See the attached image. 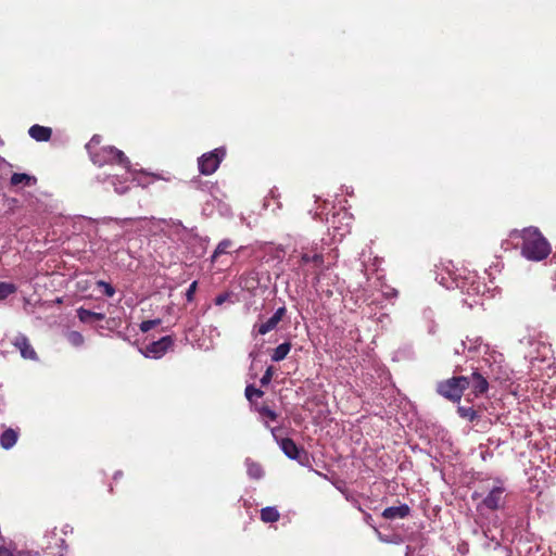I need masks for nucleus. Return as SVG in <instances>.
Returning <instances> with one entry per match:
<instances>
[{
	"label": "nucleus",
	"mask_w": 556,
	"mask_h": 556,
	"mask_svg": "<svg viewBox=\"0 0 556 556\" xmlns=\"http://www.w3.org/2000/svg\"><path fill=\"white\" fill-rule=\"evenodd\" d=\"M174 344V340L170 336H165L157 341L151 342L147 345V355L154 358L162 357L169 348Z\"/></svg>",
	"instance_id": "obj_10"
},
{
	"label": "nucleus",
	"mask_w": 556,
	"mask_h": 556,
	"mask_svg": "<svg viewBox=\"0 0 556 556\" xmlns=\"http://www.w3.org/2000/svg\"><path fill=\"white\" fill-rule=\"evenodd\" d=\"M245 396L249 401H252L253 397H262L264 395V392L261 390V389H257L255 388L254 386L252 384H249L247 388H245Z\"/></svg>",
	"instance_id": "obj_25"
},
{
	"label": "nucleus",
	"mask_w": 556,
	"mask_h": 556,
	"mask_svg": "<svg viewBox=\"0 0 556 556\" xmlns=\"http://www.w3.org/2000/svg\"><path fill=\"white\" fill-rule=\"evenodd\" d=\"M273 375H274V367L273 366L267 367L263 377L260 380L261 384L263 387L268 386L273 379Z\"/></svg>",
	"instance_id": "obj_29"
},
{
	"label": "nucleus",
	"mask_w": 556,
	"mask_h": 556,
	"mask_svg": "<svg viewBox=\"0 0 556 556\" xmlns=\"http://www.w3.org/2000/svg\"><path fill=\"white\" fill-rule=\"evenodd\" d=\"M505 491L506 490L502 484L493 486L488 495L482 500L478 508L485 507L490 510H497L503 508L506 501Z\"/></svg>",
	"instance_id": "obj_6"
},
{
	"label": "nucleus",
	"mask_w": 556,
	"mask_h": 556,
	"mask_svg": "<svg viewBox=\"0 0 556 556\" xmlns=\"http://www.w3.org/2000/svg\"><path fill=\"white\" fill-rule=\"evenodd\" d=\"M278 444L288 458L296 460L301 466H309V454L304 448L299 447L292 439H280Z\"/></svg>",
	"instance_id": "obj_4"
},
{
	"label": "nucleus",
	"mask_w": 556,
	"mask_h": 556,
	"mask_svg": "<svg viewBox=\"0 0 556 556\" xmlns=\"http://www.w3.org/2000/svg\"><path fill=\"white\" fill-rule=\"evenodd\" d=\"M18 439V430L13 428H8L3 431L0 437V444L4 450H10L13 447Z\"/></svg>",
	"instance_id": "obj_14"
},
{
	"label": "nucleus",
	"mask_w": 556,
	"mask_h": 556,
	"mask_svg": "<svg viewBox=\"0 0 556 556\" xmlns=\"http://www.w3.org/2000/svg\"><path fill=\"white\" fill-rule=\"evenodd\" d=\"M66 339L75 348L81 346L85 342L84 336L75 330L68 331L66 333Z\"/></svg>",
	"instance_id": "obj_23"
},
{
	"label": "nucleus",
	"mask_w": 556,
	"mask_h": 556,
	"mask_svg": "<svg viewBox=\"0 0 556 556\" xmlns=\"http://www.w3.org/2000/svg\"><path fill=\"white\" fill-rule=\"evenodd\" d=\"M90 157L98 166L105 164H119L125 168L130 166V162L124 152L112 146L103 147L98 152H90Z\"/></svg>",
	"instance_id": "obj_2"
},
{
	"label": "nucleus",
	"mask_w": 556,
	"mask_h": 556,
	"mask_svg": "<svg viewBox=\"0 0 556 556\" xmlns=\"http://www.w3.org/2000/svg\"><path fill=\"white\" fill-rule=\"evenodd\" d=\"M467 382H464L465 389L471 388L476 396L485 393L489 389L488 376L479 370H475L470 376H465Z\"/></svg>",
	"instance_id": "obj_8"
},
{
	"label": "nucleus",
	"mask_w": 556,
	"mask_h": 556,
	"mask_svg": "<svg viewBox=\"0 0 556 556\" xmlns=\"http://www.w3.org/2000/svg\"><path fill=\"white\" fill-rule=\"evenodd\" d=\"M0 556H22V553L13 552L4 546H0Z\"/></svg>",
	"instance_id": "obj_32"
},
{
	"label": "nucleus",
	"mask_w": 556,
	"mask_h": 556,
	"mask_svg": "<svg viewBox=\"0 0 556 556\" xmlns=\"http://www.w3.org/2000/svg\"><path fill=\"white\" fill-rule=\"evenodd\" d=\"M100 143V136L98 135H94L91 140L86 144V149L88 150V152H92L91 151V148L96 144H99Z\"/></svg>",
	"instance_id": "obj_33"
},
{
	"label": "nucleus",
	"mask_w": 556,
	"mask_h": 556,
	"mask_svg": "<svg viewBox=\"0 0 556 556\" xmlns=\"http://www.w3.org/2000/svg\"><path fill=\"white\" fill-rule=\"evenodd\" d=\"M481 344V339L477 338L475 340H470V345L468 346L469 352H475Z\"/></svg>",
	"instance_id": "obj_34"
},
{
	"label": "nucleus",
	"mask_w": 556,
	"mask_h": 556,
	"mask_svg": "<svg viewBox=\"0 0 556 556\" xmlns=\"http://www.w3.org/2000/svg\"><path fill=\"white\" fill-rule=\"evenodd\" d=\"M97 287L102 289L103 293L109 298H112L115 294V289L110 283L103 280H98Z\"/></svg>",
	"instance_id": "obj_26"
},
{
	"label": "nucleus",
	"mask_w": 556,
	"mask_h": 556,
	"mask_svg": "<svg viewBox=\"0 0 556 556\" xmlns=\"http://www.w3.org/2000/svg\"><path fill=\"white\" fill-rule=\"evenodd\" d=\"M457 413L462 418L467 419L469 421H473L480 417L478 412L476 409H473V407H471V406H468V407L458 406Z\"/></svg>",
	"instance_id": "obj_21"
},
{
	"label": "nucleus",
	"mask_w": 556,
	"mask_h": 556,
	"mask_svg": "<svg viewBox=\"0 0 556 556\" xmlns=\"http://www.w3.org/2000/svg\"><path fill=\"white\" fill-rule=\"evenodd\" d=\"M247 472L251 479L258 480L263 478L264 470L261 464L252 460L251 458L245 459Z\"/></svg>",
	"instance_id": "obj_17"
},
{
	"label": "nucleus",
	"mask_w": 556,
	"mask_h": 556,
	"mask_svg": "<svg viewBox=\"0 0 556 556\" xmlns=\"http://www.w3.org/2000/svg\"><path fill=\"white\" fill-rule=\"evenodd\" d=\"M117 477H121V472H116L115 476H114V479H116Z\"/></svg>",
	"instance_id": "obj_40"
},
{
	"label": "nucleus",
	"mask_w": 556,
	"mask_h": 556,
	"mask_svg": "<svg viewBox=\"0 0 556 556\" xmlns=\"http://www.w3.org/2000/svg\"><path fill=\"white\" fill-rule=\"evenodd\" d=\"M291 343L290 342H283L279 344L276 349H274L271 353V361L273 362H281L283 361L287 355L289 354L291 350Z\"/></svg>",
	"instance_id": "obj_18"
},
{
	"label": "nucleus",
	"mask_w": 556,
	"mask_h": 556,
	"mask_svg": "<svg viewBox=\"0 0 556 556\" xmlns=\"http://www.w3.org/2000/svg\"><path fill=\"white\" fill-rule=\"evenodd\" d=\"M270 431H271V434H273L274 439H275V440H276V442L278 443V441H280V439H281V438L279 437V433L281 432V428H277V427H275V428H271V429H270Z\"/></svg>",
	"instance_id": "obj_37"
},
{
	"label": "nucleus",
	"mask_w": 556,
	"mask_h": 556,
	"mask_svg": "<svg viewBox=\"0 0 556 556\" xmlns=\"http://www.w3.org/2000/svg\"><path fill=\"white\" fill-rule=\"evenodd\" d=\"M191 184L197 188V189H201V190H204L205 187H207V182H202L200 180H192Z\"/></svg>",
	"instance_id": "obj_38"
},
{
	"label": "nucleus",
	"mask_w": 556,
	"mask_h": 556,
	"mask_svg": "<svg viewBox=\"0 0 556 556\" xmlns=\"http://www.w3.org/2000/svg\"><path fill=\"white\" fill-rule=\"evenodd\" d=\"M229 298V294L228 293H222V294H218L216 298H215V304L216 305H222L224 304Z\"/></svg>",
	"instance_id": "obj_35"
},
{
	"label": "nucleus",
	"mask_w": 556,
	"mask_h": 556,
	"mask_svg": "<svg viewBox=\"0 0 556 556\" xmlns=\"http://www.w3.org/2000/svg\"><path fill=\"white\" fill-rule=\"evenodd\" d=\"M370 519H371V516L370 515H366V521L369 522Z\"/></svg>",
	"instance_id": "obj_39"
},
{
	"label": "nucleus",
	"mask_w": 556,
	"mask_h": 556,
	"mask_svg": "<svg viewBox=\"0 0 556 556\" xmlns=\"http://www.w3.org/2000/svg\"><path fill=\"white\" fill-rule=\"evenodd\" d=\"M197 286H198V282H197V281H193V282L189 286V288H188V290H187V292H186V299H187V301H188V302H191V301L193 300V295H194V293H195Z\"/></svg>",
	"instance_id": "obj_31"
},
{
	"label": "nucleus",
	"mask_w": 556,
	"mask_h": 556,
	"mask_svg": "<svg viewBox=\"0 0 556 556\" xmlns=\"http://www.w3.org/2000/svg\"><path fill=\"white\" fill-rule=\"evenodd\" d=\"M28 134L36 141H48L51 138L52 129L36 124L29 128Z\"/></svg>",
	"instance_id": "obj_13"
},
{
	"label": "nucleus",
	"mask_w": 556,
	"mask_h": 556,
	"mask_svg": "<svg viewBox=\"0 0 556 556\" xmlns=\"http://www.w3.org/2000/svg\"><path fill=\"white\" fill-rule=\"evenodd\" d=\"M464 382H467L465 376L452 377L440 381L437 384V392L447 400L458 402L462 399L464 390H466Z\"/></svg>",
	"instance_id": "obj_3"
},
{
	"label": "nucleus",
	"mask_w": 556,
	"mask_h": 556,
	"mask_svg": "<svg viewBox=\"0 0 556 556\" xmlns=\"http://www.w3.org/2000/svg\"><path fill=\"white\" fill-rule=\"evenodd\" d=\"M17 290L16 286L10 282H0V300H4Z\"/></svg>",
	"instance_id": "obj_24"
},
{
	"label": "nucleus",
	"mask_w": 556,
	"mask_h": 556,
	"mask_svg": "<svg viewBox=\"0 0 556 556\" xmlns=\"http://www.w3.org/2000/svg\"><path fill=\"white\" fill-rule=\"evenodd\" d=\"M483 533L486 538H489V531L484 530Z\"/></svg>",
	"instance_id": "obj_41"
},
{
	"label": "nucleus",
	"mask_w": 556,
	"mask_h": 556,
	"mask_svg": "<svg viewBox=\"0 0 556 556\" xmlns=\"http://www.w3.org/2000/svg\"><path fill=\"white\" fill-rule=\"evenodd\" d=\"M160 324H161L160 319L144 320L140 324V330L142 332H148Z\"/></svg>",
	"instance_id": "obj_28"
},
{
	"label": "nucleus",
	"mask_w": 556,
	"mask_h": 556,
	"mask_svg": "<svg viewBox=\"0 0 556 556\" xmlns=\"http://www.w3.org/2000/svg\"><path fill=\"white\" fill-rule=\"evenodd\" d=\"M10 184L12 186L23 185L26 187H31L37 184V178L25 173H14L11 176Z\"/></svg>",
	"instance_id": "obj_15"
},
{
	"label": "nucleus",
	"mask_w": 556,
	"mask_h": 556,
	"mask_svg": "<svg viewBox=\"0 0 556 556\" xmlns=\"http://www.w3.org/2000/svg\"><path fill=\"white\" fill-rule=\"evenodd\" d=\"M77 316L81 323L89 324L93 320H103L105 318V315L103 313H97L89 309H86L84 307H79L77 309Z\"/></svg>",
	"instance_id": "obj_16"
},
{
	"label": "nucleus",
	"mask_w": 556,
	"mask_h": 556,
	"mask_svg": "<svg viewBox=\"0 0 556 556\" xmlns=\"http://www.w3.org/2000/svg\"><path fill=\"white\" fill-rule=\"evenodd\" d=\"M280 514L276 507H265L261 510V519L264 522H275L279 519Z\"/></svg>",
	"instance_id": "obj_20"
},
{
	"label": "nucleus",
	"mask_w": 556,
	"mask_h": 556,
	"mask_svg": "<svg viewBox=\"0 0 556 556\" xmlns=\"http://www.w3.org/2000/svg\"><path fill=\"white\" fill-rule=\"evenodd\" d=\"M467 349V344L465 341H462L457 346L454 348L455 354H460Z\"/></svg>",
	"instance_id": "obj_36"
},
{
	"label": "nucleus",
	"mask_w": 556,
	"mask_h": 556,
	"mask_svg": "<svg viewBox=\"0 0 556 556\" xmlns=\"http://www.w3.org/2000/svg\"><path fill=\"white\" fill-rule=\"evenodd\" d=\"M287 308L286 306H281L276 309L274 315L269 317L267 320L262 323H256L253 326L252 329V336L261 334L264 336L268 333L269 331L277 328L278 324L282 320V318L286 316Z\"/></svg>",
	"instance_id": "obj_7"
},
{
	"label": "nucleus",
	"mask_w": 556,
	"mask_h": 556,
	"mask_svg": "<svg viewBox=\"0 0 556 556\" xmlns=\"http://www.w3.org/2000/svg\"><path fill=\"white\" fill-rule=\"evenodd\" d=\"M13 344L16 349H18L22 357L26 359H37V353L30 345L26 336L20 333L15 337Z\"/></svg>",
	"instance_id": "obj_11"
},
{
	"label": "nucleus",
	"mask_w": 556,
	"mask_h": 556,
	"mask_svg": "<svg viewBox=\"0 0 556 556\" xmlns=\"http://www.w3.org/2000/svg\"><path fill=\"white\" fill-rule=\"evenodd\" d=\"M232 247H233V242L230 239L222 240L218 243L217 248L215 249L212 257L216 258V257H218L222 254L228 253L229 249H231Z\"/></svg>",
	"instance_id": "obj_22"
},
{
	"label": "nucleus",
	"mask_w": 556,
	"mask_h": 556,
	"mask_svg": "<svg viewBox=\"0 0 556 556\" xmlns=\"http://www.w3.org/2000/svg\"><path fill=\"white\" fill-rule=\"evenodd\" d=\"M260 413H261L262 416L270 419L271 421H275L277 419V417H278L276 412H274L273 409H270L267 406L262 407Z\"/></svg>",
	"instance_id": "obj_30"
},
{
	"label": "nucleus",
	"mask_w": 556,
	"mask_h": 556,
	"mask_svg": "<svg viewBox=\"0 0 556 556\" xmlns=\"http://www.w3.org/2000/svg\"><path fill=\"white\" fill-rule=\"evenodd\" d=\"M118 181V178L113 176V177H109V182L114 187L115 191L118 193V194H124L127 192L128 190V186H125V185H122V184H117Z\"/></svg>",
	"instance_id": "obj_27"
},
{
	"label": "nucleus",
	"mask_w": 556,
	"mask_h": 556,
	"mask_svg": "<svg viewBox=\"0 0 556 556\" xmlns=\"http://www.w3.org/2000/svg\"><path fill=\"white\" fill-rule=\"evenodd\" d=\"M309 264H313L315 269L325 268L324 255L321 253H313L311 251L302 252L298 262V270L303 273Z\"/></svg>",
	"instance_id": "obj_9"
},
{
	"label": "nucleus",
	"mask_w": 556,
	"mask_h": 556,
	"mask_svg": "<svg viewBox=\"0 0 556 556\" xmlns=\"http://www.w3.org/2000/svg\"><path fill=\"white\" fill-rule=\"evenodd\" d=\"M225 154V150L220 148L203 154L198 160L200 173L203 175H211L215 173Z\"/></svg>",
	"instance_id": "obj_5"
},
{
	"label": "nucleus",
	"mask_w": 556,
	"mask_h": 556,
	"mask_svg": "<svg viewBox=\"0 0 556 556\" xmlns=\"http://www.w3.org/2000/svg\"><path fill=\"white\" fill-rule=\"evenodd\" d=\"M324 269L325 268L315 269L314 265L309 264L308 266H306V269H304V271L302 274L305 278H307L308 276L312 275L313 276L312 285L316 287L321 281V276H323Z\"/></svg>",
	"instance_id": "obj_19"
},
{
	"label": "nucleus",
	"mask_w": 556,
	"mask_h": 556,
	"mask_svg": "<svg viewBox=\"0 0 556 556\" xmlns=\"http://www.w3.org/2000/svg\"><path fill=\"white\" fill-rule=\"evenodd\" d=\"M410 513V508L407 504H402L400 506H391V507H388L386 508L383 511H382V517L384 519H390V520H393V519H403L405 517H407Z\"/></svg>",
	"instance_id": "obj_12"
},
{
	"label": "nucleus",
	"mask_w": 556,
	"mask_h": 556,
	"mask_svg": "<svg viewBox=\"0 0 556 556\" xmlns=\"http://www.w3.org/2000/svg\"><path fill=\"white\" fill-rule=\"evenodd\" d=\"M522 239L521 253L526 258L538 262L549 254V243L536 228L525 229Z\"/></svg>",
	"instance_id": "obj_1"
}]
</instances>
